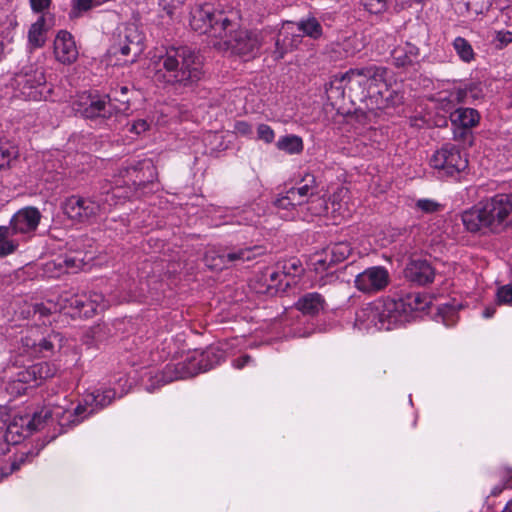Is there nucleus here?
Instances as JSON below:
<instances>
[{
	"label": "nucleus",
	"mask_w": 512,
	"mask_h": 512,
	"mask_svg": "<svg viewBox=\"0 0 512 512\" xmlns=\"http://www.w3.org/2000/svg\"><path fill=\"white\" fill-rule=\"evenodd\" d=\"M499 304H512V285L507 284L498 288L496 293Z\"/></svg>",
	"instance_id": "nucleus-47"
},
{
	"label": "nucleus",
	"mask_w": 512,
	"mask_h": 512,
	"mask_svg": "<svg viewBox=\"0 0 512 512\" xmlns=\"http://www.w3.org/2000/svg\"><path fill=\"white\" fill-rule=\"evenodd\" d=\"M342 77L350 93H354L361 98L367 96L370 88L361 68L350 69L346 73L342 74Z\"/></svg>",
	"instance_id": "nucleus-25"
},
{
	"label": "nucleus",
	"mask_w": 512,
	"mask_h": 512,
	"mask_svg": "<svg viewBox=\"0 0 512 512\" xmlns=\"http://www.w3.org/2000/svg\"><path fill=\"white\" fill-rule=\"evenodd\" d=\"M102 330L103 327L101 325L91 327L84 335V343L88 346H92L95 342L100 341Z\"/></svg>",
	"instance_id": "nucleus-49"
},
{
	"label": "nucleus",
	"mask_w": 512,
	"mask_h": 512,
	"mask_svg": "<svg viewBox=\"0 0 512 512\" xmlns=\"http://www.w3.org/2000/svg\"><path fill=\"white\" fill-rule=\"evenodd\" d=\"M76 115L86 119H108L113 114V105L108 96L82 93L72 101Z\"/></svg>",
	"instance_id": "nucleus-11"
},
{
	"label": "nucleus",
	"mask_w": 512,
	"mask_h": 512,
	"mask_svg": "<svg viewBox=\"0 0 512 512\" xmlns=\"http://www.w3.org/2000/svg\"><path fill=\"white\" fill-rule=\"evenodd\" d=\"M8 226H0V257L14 253L19 247V240Z\"/></svg>",
	"instance_id": "nucleus-33"
},
{
	"label": "nucleus",
	"mask_w": 512,
	"mask_h": 512,
	"mask_svg": "<svg viewBox=\"0 0 512 512\" xmlns=\"http://www.w3.org/2000/svg\"><path fill=\"white\" fill-rule=\"evenodd\" d=\"M95 7L94 0H72L70 18H79L83 13Z\"/></svg>",
	"instance_id": "nucleus-41"
},
{
	"label": "nucleus",
	"mask_w": 512,
	"mask_h": 512,
	"mask_svg": "<svg viewBox=\"0 0 512 512\" xmlns=\"http://www.w3.org/2000/svg\"><path fill=\"white\" fill-rule=\"evenodd\" d=\"M88 296L87 295H75L70 300V306L75 308L80 315L84 316L85 309H88Z\"/></svg>",
	"instance_id": "nucleus-50"
},
{
	"label": "nucleus",
	"mask_w": 512,
	"mask_h": 512,
	"mask_svg": "<svg viewBox=\"0 0 512 512\" xmlns=\"http://www.w3.org/2000/svg\"><path fill=\"white\" fill-rule=\"evenodd\" d=\"M456 312V307L450 304H445L439 308V316L442 318L444 325L451 326L456 322Z\"/></svg>",
	"instance_id": "nucleus-44"
},
{
	"label": "nucleus",
	"mask_w": 512,
	"mask_h": 512,
	"mask_svg": "<svg viewBox=\"0 0 512 512\" xmlns=\"http://www.w3.org/2000/svg\"><path fill=\"white\" fill-rule=\"evenodd\" d=\"M302 42L301 32H298L295 22L287 21L283 23L275 41L274 58L279 60L284 55L297 48Z\"/></svg>",
	"instance_id": "nucleus-19"
},
{
	"label": "nucleus",
	"mask_w": 512,
	"mask_h": 512,
	"mask_svg": "<svg viewBox=\"0 0 512 512\" xmlns=\"http://www.w3.org/2000/svg\"><path fill=\"white\" fill-rule=\"evenodd\" d=\"M205 264L212 270H223L230 268L228 262H226L225 250L208 251L205 255Z\"/></svg>",
	"instance_id": "nucleus-39"
},
{
	"label": "nucleus",
	"mask_w": 512,
	"mask_h": 512,
	"mask_svg": "<svg viewBox=\"0 0 512 512\" xmlns=\"http://www.w3.org/2000/svg\"><path fill=\"white\" fill-rule=\"evenodd\" d=\"M47 27L44 15H40L36 22L31 24L28 30V45L30 48L37 49L45 45L47 40Z\"/></svg>",
	"instance_id": "nucleus-28"
},
{
	"label": "nucleus",
	"mask_w": 512,
	"mask_h": 512,
	"mask_svg": "<svg viewBox=\"0 0 512 512\" xmlns=\"http://www.w3.org/2000/svg\"><path fill=\"white\" fill-rule=\"evenodd\" d=\"M405 278L416 285L430 284L435 278V269L426 259H412L404 270Z\"/></svg>",
	"instance_id": "nucleus-20"
},
{
	"label": "nucleus",
	"mask_w": 512,
	"mask_h": 512,
	"mask_svg": "<svg viewBox=\"0 0 512 512\" xmlns=\"http://www.w3.org/2000/svg\"><path fill=\"white\" fill-rule=\"evenodd\" d=\"M203 75L202 57L188 46L168 48L155 63L154 80L177 93L192 89Z\"/></svg>",
	"instance_id": "nucleus-2"
},
{
	"label": "nucleus",
	"mask_w": 512,
	"mask_h": 512,
	"mask_svg": "<svg viewBox=\"0 0 512 512\" xmlns=\"http://www.w3.org/2000/svg\"><path fill=\"white\" fill-rule=\"evenodd\" d=\"M290 266H291V268H293L295 270V272H300L301 271L300 262L297 261V260L291 261L290 262Z\"/></svg>",
	"instance_id": "nucleus-63"
},
{
	"label": "nucleus",
	"mask_w": 512,
	"mask_h": 512,
	"mask_svg": "<svg viewBox=\"0 0 512 512\" xmlns=\"http://www.w3.org/2000/svg\"><path fill=\"white\" fill-rule=\"evenodd\" d=\"M257 138L265 143H272L275 138V133L269 125L259 124L257 127Z\"/></svg>",
	"instance_id": "nucleus-48"
},
{
	"label": "nucleus",
	"mask_w": 512,
	"mask_h": 512,
	"mask_svg": "<svg viewBox=\"0 0 512 512\" xmlns=\"http://www.w3.org/2000/svg\"><path fill=\"white\" fill-rule=\"evenodd\" d=\"M29 3L34 13L44 15L45 11L50 8L52 0H29Z\"/></svg>",
	"instance_id": "nucleus-52"
},
{
	"label": "nucleus",
	"mask_w": 512,
	"mask_h": 512,
	"mask_svg": "<svg viewBox=\"0 0 512 512\" xmlns=\"http://www.w3.org/2000/svg\"><path fill=\"white\" fill-rule=\"evenodd\" d=\"M419 56V48L409 42L403 46L396 47L391 52L393 63L397 67H406L412 65Z\"/></svg>",
	"instance_id": "nucleus-27"
},
{
	"label": "nucleus",
	"mask_w": 512,
	"mask_h": 512,
	"mask_svg": "<svg viewBox=\"0 0 512 512\" xmlns=\"http://www.w3.org/2000/svg\"><path fill=\"white\" fill-rule=\"evenodd\" d=\"M223 360V353L215 349H208L201 353H195L181 363L175 366V377L161 376L163 384L173 381L174 379H182L193 377L201 372L212 369L215 365Z\"/></svg>",
	"instance_id": "nucleus-9"
},
{
	"label": "nucleus",
	"mask_w": 512,
	"mask_h": 512,
	"mask_svg": "<svg viewBox=\"0 0 512 512\" xmlns=\"http://www.w3.org/2000/svg\"><path fill=\"white\" fill-rule=\"evenodd\" d=\"M87 305L88 309H85L84 317H92L99 311H104L110 306V301L106 300L101 293L93 292L88 296Z\"/></svg>",
	"instance_id": "nucleus-36"
},
{
	"label": "nucleus",
	"mask_w": 512,
	"mask_h": 512,
	"mask_svg": "<svg viewBox=\"0 0 512 512\" xmlns=\"http://www.w3.org/2000/svg\"><path fill=\"white\" fill-rule=\"evenodd\" d=\"M390 282V275L386 268L373 266L365 269L355 277V287L368 294L384 290Z\"/></svg>",
	"instance_id": "nucleus-17"
},
{
	"label": "nucleus",
	"mask_w": 512,
	"mask_h": 512,
	"mask_svg": "<svg viewBox=\"0 0 512 512\" xmlns=\"http://www.w3.org/2000/svg\"><path fill=\"white\" fill-rule=\"evenodd\" d=\"M148 123L143 120V119H140V120H137L134 122V124L132 125V128H131V131L135 132L136 134H140L144 131H146L148 129Z\"/></svg>",
	"instance_id": "nucleus-56"
},
{
	"label": "nucleus",
	"mask_w": 512,
	"mask_h": 512,
	"mask_svg": "<svg viewBox=\"0 0 512 512\" xmlns=\"http://www.w3.org/2000/svg\"><path fill=\"white\" fill-rule=\"evenodd\" d=\"M18 154L17 148L8 141L0 140V169L8 167Z\"/></svg>",
	"instance_id": "nucleus-40"
},
{
	"label": "nucleus",
	"mask_w": 512,
	"mask_h": 512,
	"mask_svg": "<svg viewBox=\"0 0 512 512\" xmlns=\"http://www.w3.org/2000/svg\"><path fill=\"white\" fill-rule=\"evenodd\" d=\"M115 397L116 392L114 389L99 388L92 391L91 393L86 394L83 399V403H80L75 409L70 410L65 407V414L71 415V418L65 417V419L68 420L65 428L77 425L89 415H92L107 407L112 403Z\"/></svg>",
	"instance_id": "nucleus-8"
},
{
	"label": "nucleus",
	"mask_w": 512,
	"mask_h": 512,
	"mask_svg": "<svg viewBox=\"0 0 512 512\" xmlns=\"http://www.w3.org/2000/svg\"><path fill=\"white\" fill-rule=\"evenodd\" d=\"M351 252L352 247L349 242L341 241L332 243L316 254L314 263L315 269L318 271L327 270L346 260Z\"/></svg>",
	"instance_id": "nucleus-18"
},
{
	"label": "nucleus",
	"mask_w": 512,
	"mask_h": 512,
	"mask_svg": "<svg viewBox=\"0 0 512 512\" xmlns=\"http://www.w3.org/2000/svg\"><path fill=\"white\" fill-rule=\"evenodd\" d=\"M325 299L318 292H309L301 296L296 302V307L303 314L314 316L324 310Z\"/></svg>",
	"instance_id": "nucleus-26"
},
{
	"label": "nucleus",
	"mask_w": 512,
	"mask_h": 512,
	"mask_svg": "<svg viewBox=\"0 0 512 512\" xmlns=\"http://www.w3.org/2000/svg\"><path fill=\"white\" fill-rule=\"evenodd\" d=\"M56 59L63 64H71L78 57V50L73 36L67 31H60L54 40Z\"/></svg>",
	"instance_id": "nucleus-21"
},
{
	"label": "nucleus",
	"mask_w": 512,
	"mask_h": 512,
	"mask_svg": "<svg viewBox=\"0 0 512 512\" xmlns=\"http://www.w3.org/2000/svg\"><path fill=\"white\" fill-rule=\"evenodd\" d=\"M346 89L348 88L345 85L342 75L333 76L331 81L325 86L327 98L332 105H336L344 98Z\"/></svg>",
	"instance_id": "nucleus-31"
},
{
	"label": "nucleus",
	"mask_w": 512,
	"mask_h": 512,
	"mask_svg": "<svg viewBox=\"0 0 512 512\" xmlns=\"http://www.w3.org/2000/svg\"><path fill=\"white\" fill-rule=\"evenodd\" d=\"M298 32H301L302 37L307 36L311 39L317 40L322 37L323 29L320 22L315 17H308L295 22Z\"/></svg>",
	"instance_id": "nucleus-32"
},
{
	"label": "nucleus",
	"mask_w": 512,
	"mask_h": 512,
	"mask_svg": "<svg viewBox=\"0 0 512 512\" xmlns=\"http://www.w3.org/2000/svg\"><path fill=\"white\" fill-rule=\"evenodd\" d=\"M449 118L455 128L468 130L479 123L480 114L474 108L460 107L452 111Z\"/></svg>",
	"instance_id": "nucleus-24"
},
{
	"label": "nucleus",
	"mask_w": 512,
	"mask_h": 512,
	"mask_svg": "<svg viewBox=\"0 0 512 512\" xmlns=\"http://www.w3.org/2000/svg\"><path fill=\"white\" fill-rule=\"evenodd\" d=\"M22 343L23 346L26 347L28 352L37 355L38 339L33 338L30 335H27L24 338H22Z\"/></svg>",
	"instance_id": "nucleus-54"
},
{
	"label": "nucleus",
	"mask_w": 512,
	"mask_h": 512,
	"mask_svg": "<svg viewBox=\"0 0 512 512\" xmlns=\"http://www.w3.org/2000/svg\"><path fill=\"white\" fill-rule=\"evenodd\" d=\"M453 48L458 57L465 63H470L475 59V52L471 44L463 37H456L453 40Z\"/></svg>",
	"instance_id": "nucleus-37"
},
{
	"label": "nucleus",
	"mask_w": 512,
	"mask_h": 512,
	"mask_svg": "<svg viewBox=\"0 0 512 512\" xmlns=\"http://www.w3.org/2000/svg\"><path fill=\"white\" fill-rule=\"evenodd\" d=\"M251 357L249 355H243L235 360H233V367L236 369L244 368L250 361Z\"/></svg>",
	"instance_id": "nucleus-57"
},
{
	"label": "nucleus",
	"mask_w": 512,
	"mask_h": 512,
	"mask_svg": "<svg viewBox=\"0 0 512 512\" xmlns=\"http://www.w3.org/2000/svg\"><path fill=\"white\" fill-rule=\"evenodd\" d=\"M41 218L42 215L37 208L24 207L11 217L8 227L16 236L26 240L35 234Z\"/></svg>",
	"instance_id": "nucleus-16"
},
{
	"label": "nucleus",
	"mask_w": 512,
	"mask_h": 512,
	"mask_svg": "<svg viewBox=\"0 0 512 512\" xmlns=\"http://www.w3.org/2000/svg\"><path fill=\"white\" fill-rule=\"evenodd\" d=\"M56 369L54 365L41 362L34 364L18 374V381L21 383H34L39 385V381L51 378L55 375Z\"/></svg>",
	"instance_id": "nucleus-23"
},
{
	"label": "nucleus",
	"mask_w": 512,
	"mask_h": 512,
	"mask_svg": "<svg viewBox=\"0 0 512 512\" xmlns=\"http://www.w3.org/2000/svg\"><path fill=\"white\" fill-rule=\"evenodd\" d=\"M144 50V34L135 24H128L118 29L114 44L111 47V53L114 55L131 56L127 62H135L136 58Z\"/></svg>",
	"instance_id": "nucleus-13"
},
{
	"label": "nucleus",
	"mask_w": 512,
	"mask_h": 512,
	"mask_svg": "<svg viewBox=\"0 0 512 512\" xmlns=\"http://www.w3.org/2000/svg\"><path fill=\"white\" fill-rule=\"evenodd\" d=\"M226 262L230 267L238 264L252 261L258 256L263 255L266 252L265 247L260 245L246 246V247H233L231 249H225Z\"/></svg>",
	"instance_id": "nucleus-22"
},
{
	"label": "nucleus",
	"mask_w": 512,
	"mask_h": 512,
	"mask_svg": "<svg viewBox=\"0 0 512 512\" xmlns=\"http://www.w3.org/2000/svg\"><path fill=\"white\" fill-rule=\"evenodd\" d=\"M59 341V335H49L48 337H40L38 338V347H37V355L43 354L46 352H52L55 346V341Z\"/></svg>",
	"instance_id": "nucleus-45"
},
{
	"label": "nucleus",
	"mask_w": 512,
	"mask_h": 512,
	"mask_svg": "<svg viewBox=\"0 0 512 512\" xmlns=\"http://www.w3.org/2000/svg\"><path fill=\"white\" fill-rule=\"evenodd\" d=\"M273 205L279 213L284 211L281 213V217L285 219L292 218L294 216L293 211L297 206H300L299 202L296 200V197H294L293 192H290L289 190L285 195L278 196L274 200Z\"/></svg>",
	"instance_id": "nucleus-30"
},
{
	"label": "nucleus",
	"mask_w": 512,
	"mask_h": 512,
	"mask_svg": "<svg viewBox=\"0 0 512 512\" xmlns=\"http://www.w3.org/2000/svg\"><path fill=\"white\" fill-rule=\"evenodd\" d=\"M15 82L23 96L40 101L46 99V78L42 67L36 65L24 66L16 75Z\"/></svg>",
	"instance_id": "nucleus-14"
},
{
	"label": "nucleus",
	"mask_w": 512,
	"mask_h": 512,
	"mask_svg": "<svg viewBox=\"0 0 512 512\" xmlns=\"http://www.w3.org/2000/svg\"><path fill=\"white\" fill-rule=\"evenodd\" d=\"M5 413L0 412V439L4 440L5 434Z\"/></svg>",
	"instance_id": "nucleus-59"
},
{
	"label": "nucleus",
	"mask_w": 512,
	"mask_h": 512,
	"mask_svg": "<svg viewBox=\"0 0 512 512\" xmlns=\"http://www.w3.org/2000/svg\"><path fill=\"white\" fill-rule=\"evenodd\" d=\"M230 19L222 12L217 11L210 3L195 5L190 12V26L200 34H209L212 37L227 36Z\"/></svg>",
	"instance_id": "nucleus-6"
},
{
	"label": "nucleus",
	"mask_w": 512,
	"mask_h": 512,
	"mask_svg": "<svg viewBox=\"0 0 512 512\" xmlns=\"http://www.w3.org/2000/svg\"><path fill=\"white\" fill-rule=\"evenodd\" d=\"M65 406L58 403H49L32 416H14L12 419L5 417L4 441L9 444H18L33 432L42 429L45 425L57 424L63 432L71 415L65 414Z\"/></svg>",
	"instance_id": "nucleus-4"
},
{
	"label": "nucleus",
	"mask_w": 512,
	"mask_h": 512,
	"mask_svg": "<svg viewBox=\"0 0 512 512\" xmlns=\"http://www.w3.org/2000/svg\"><path fill=\"white\" fill-rule=\"evenodd\" d=\"M430 164L441 177L454 176L467 168L468 160L456 145L448 143L432 155Z\"/></svg>",
	"instance_id": "nucleus-12"
},
{
	"label": "nucleus",
	"mask_w": 512,
	"mask_h": 512,
	"mask_svg": "<svg viewBox=\"0 0 512 512\" xmlns=\"http://www.w3.org/2000/svg\"><path fill=\"white\" fill-rule=\"evenodd\" d=\"M484 91L481 83L471 82L463 89H457L450 93V101L456 103H464L468 98L472 100L481 99Z\"/></svg>",
	"instance_id": "nucleus-29"
},
{
	"label": "nucleus",
	"mask_w": 512,
	"mask_h": 512,
	"mask_svg": "<svg viewBox=\"0 0 512 512\" xmlns=\"http://www.w3.org/2000/svg\"><path fill=\"white\" fill-rule=\"evenodd\" d=\"M235 130L239 134L245 135V136H250L253 133V129H252L251 124H249L246 121H238V122H236Z\"/></svg>",
	"instance_id": "nucleus-55"
},
{
	"label": "nucleus",
	"mask_w": 512,
	"mask_h": 512,
	"mask_svg": "<svg viewBox=\"0 0 512 512\" xmlns=\"http://www.w3.org/2000/svg\"><path fill=\"white\" fill-rule=\"evenodd\" d=\"M370 13L378 14L387 9L388 0H361Z\"/></svg>",
	"instance_id": "nucleus-46"
},
{
	"label": "nucleus",
	"mask_w": 512,
	"mask_h": 512,
	"mask_svg": "<svg viewBox=\"0 0 512 512\" xmlns=\"http://www.w3.org/2000/svg\"><path fill=\"white\" fill-rule=\"evenodd\" d=\"M33 311H34V314H39L40 316H46L50 313V309L47 308L44 304L42 303H36L33 305Z\"/></svg>",
	"instance_id": "nucleus-58"
},
{
	"label": "nucleus",
	"mask_w": 512,
	"mask_h": 512,
	"mask_svg": "<svg viewBox=\"0 0 512 512\" xmlns=\"http://www.w3.org/2000/svg\"><path fill=\"white\" fill-rule=\"evenodd\" d=\"M430 303V298L420 292L386 298L359 310L356 313V322L367 329L375 327L378 330H391L409 322L415 313L424 311Z\"/></svg>",
	"instance_id": "nucleus-1"
},
{
	"label": "nucleus",
	"mask_w": 512,
	"mask_h": 512,
	"mask_svg": "<svg viewBox=\"0 0 512 512\" xmlns=\"http://www.w3.org/2000/svg\"><path fill=\"white\" fill-rule=\"evenodd\" d=\"M501 512H512V499L507 502Z\"/></svg>",
	"instance_id": "nucleus-64"
},
{
	"label": "nucleus",
	"mask_w": 512,
	"mask_h": 512,
	"mask_svg": "<svg viewBox=\"0 0 512 512\" xmlns=\"http://www.w3.org/2000/svg\"><path fill=\"white\" fill-rule=\"evenodd\" d=\"M415 209L425 214H433L442 209V205L432 199H418L415 202Z\"/></svg>",
	"instance_id": "nucleus-42"
},
{
	"label": "nucleus",
	"mask_w": 512,
	"mask_h": 512,
	"mask_svg": "<svg viewBox=\"0 0 512 512\" xmlns=\"http://www.w3.org/2000/svg\"><path fill=\"white\" fill-rule=\"evenodd\" d=\"M504 489H505V485H496L491 490L490 495L493 496V497H497V496H499L502 493V491Z\"/></svg>",
	"instance_id": "nucleus-60"
},
{
	"label": "nucleus",
	"mask_w": 512,
	"mask_h": 512,
	"mask_svg": "<svg viewBox=\"0 0 512 512\" xmlns=\"http://www.w3.org/2000/svg\"><path fill=\"white\" fill-rule=\"evenodd\" d=\"M184 1L185 0H158V5L168 16H172L174 11L182 5Z\"/></svg>",
	"instance_id": "nucleus-51"
},
{
	"label": "nucleus",
	"mask_w": 512,
	"mask_h": 512,
	"mask_svg": "<svg viewBox=\"0 0 512 512\" xmlns=\"http://www.w3.org/2000/svg\"><path fill=\"white\" fill-rule=\"evenodd\" d=\"M268 276H269V279L271 281V286H272L276 283V281H278L281 274L278 271H272L268 274Z\"/></svg>",
	"instance_id": "nucleus-61"
},
{
	"label": "nucleus",
	"mask_w": 512,
	"mask_h": 512,
	"mask_svg": "<svg viewBox=\"0 0 512 512\" xmlns=\"http://www.w3.org/2000/svg\"><path fill=\"white\" fill-rule=\"evenodd\" d=\"M277 148L289 154H299L303 151L304 145L301 137L297 135H286L277 141Z\"/></svg>",
	"instance_id": "nucleus-34"
},
{
	"label": "nucleus",
	"mask_w": 512,
	"mask_h": 512,
	"mask_svg": "<svg viewBox=\"0 0 512 512\" xmlns=\"http://www.w3.org/2000/svg\"><path fill=\"white\" fill-rule=\"evenodd\" d=\"M106 205L109 207L112 206L109 202H106V197L103 203H100L89 197L72 195L64 201L62 209L64 214L72 221L91 223L95 221L101 213L107 211Z\"/></svg>",
	"instance_id": "nucleus-10"
},
{
	"label": "nucleus",
	"mask_w": 512,
	"mask_h": 512,
	"mask_svg": "<svg viewBox=\"0 0 512 512\" xmlns=\"http://www.w3.org/2000/svg\"><path fill=\"white\" fill-rule=\"evenodd\" d=\"M496 309L494 307H487L483 311L484 318H491L495 314Z\"/></svg>",
	"instance_id": "nucleus-62"
},
{
	"label": "nucleus",
	"mask_w": 512,
	"mask_h": 512,
	"mask_svg": "<svg viewBox=\"0 0 512 512\" xmlns=\"http://www.w3.org/2000/svg\"><path fill=\"white\" fill-rule=\"evenodd\" d=\"M63 262L71 270L82 269L85 265L84 259L77 256H67Z\"/></svg>",
	"instance_id": "nucleus-53"
},
{
	"label": "nucleus",
	"mask_w": 512,
	"mask_h": 512,
	"mask_svg": "<svg viewBox=\"0 0 512 512\" xmlns=\"http://www.w3.org/2000/svg\"><path fill=\"white\" fill-rule=\"evenodd\" d=\"M336 46L345 58L354 56L363 47L356 36L346 37L342 41L337 42Z\"/></svg>",
	"instance_id": "nucleus-38"
},
{
	"label": "nucleus",
	"mask_w": 512,
	"mask_h": 512,
	"mask_svg": "<svg viewBox=\"0 0 512 512\" xmlns=\"http://www.w3.org/2000/svg\"><path fill=\"white\" fill-rule=\"evenodd\" d=\"M461 219L471 233H503L512 228V194H496L464 211Z\"/></svg>",
	"instance_id": "nucleus-3"
},
{
	"label": "nucleus",
	"mask_w": 512,
	"mask_h": 512,
	"mask_svg": "<svg viewBox=\"0 0 512 512\" xmlns=\"http://www.w3.org/2000/svg\"><path fill=\"white\" fill-rule=\"evenodd\" d=\"M120 176L123 178L124 186L116 185L106 193V202L110 205H118L145 193L144 190L157 180V169L151 160H143L135 165L123 167Z\"/></svg>",
	"instance_id": "nucleus-5"
},
{
	"label": "nucleus",
	"mask_w": 512,
	"mask_h": 512,
	"mask_svg": "<svg viewBox=\"0 0 512 512\" xmlns=\"http://www.w3.org/2000/svg\"><path fill=\"white\" fill-rule=\"evenodd\" d=\"M227 36H223L224 45L232 54L254 57L262 45L261 33L257 30L239 28L237 22L230 20Z\"/></svg>",
	"instance_id": "nucleus-7"
},
{
	"label": "nucleus",
	"mask_w": 512,
	"mask_h": 512,
	"mask_svg": "<svg viewBox=\"0 0 512 512\" xmlns=\"http://www.w3.org/2000/svg\"><path fill=\"white\" fill-rule=\"evenodd\" d=\"M317 188L315 176L312 174H305L297 183V186L290 188L289 191L293 192L294 197H296L300 206L303 204H310L308 210H310L314 215H320L327 211V203L320 197L312 199L317 195Z\"/></svg>",
	"instance_id": "nucleus-15"
},
{
	"label": "nucleus",
	"mask_w": 512,
	"mask_h": 512,
	"mask_svg": "<svg viewBox=\"0 0 512 512\" xmlns=\"http://www.w3.org/2000/svg\"><path fill=\"white\" fill-rule=\"evenodd\" d=\"M369 88L377 87L380 83L385 81L387 69L382 66L369 65L361 68Z\"/></svg>",
	"instance_id": "nucleus-35"
},
{
	"label": "nucleus",
	"mask_w": 512,
	"mask_h": 512,
	"mask_svg": "<svg viewBox=\"0 0 512 512\" xmlns=\"http://www.w3.org/2000/svg\"><path fill=\"white\" fill-rule=\"evenodd\" d=\"M512 43V32L507 30L496 31L492 39V45L497 50H502Z\"/></svg>",
	"instance_id": "nucleus-43"
}]
</instances>
